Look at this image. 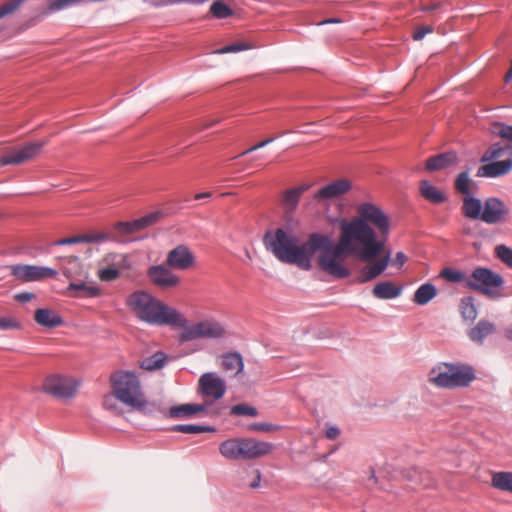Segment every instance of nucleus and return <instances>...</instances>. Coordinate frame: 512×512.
I'll use <instances>...</instances> for the list:
<instances>
[{"label":"nucleus","instance_id":"nucleus-25","mask_svg":"<svg viewBox=\"0 0 512 512\" xmlns=\"http://www.w3.org/2000/svg\"><path fill=\"white\" fill-rule=\"evenodd\" d=\"M372 293L378 299H394L401 295L402 287L391 281H382L374 286Z\"/></svg>","mask_w":512,"mask_h":512},{"label":"nucleus","instance_id":"nucleus-39","mask_svg":"<svg viewBox=\"0 0 512 512\" xmlns=\"http://www.w3.org/2000/svg\"><path fill=\"white\" fill-rule=\"evenodd\" d=\"M210 12L218 19H224L232 15L231 8L221 1L214 2L210 7Z\"/></svg>","mask_w":512,"mask_h":512},{"label":"nucleus","instance_id":"nucleus-16","mask_svg":"<svg viewBox=\"0 0 512 512\" xmlns=\"http://www.w3.org/2000/svg\"><path fill=\"white\" fill-rule=\"evenodd\" d=\"M194 261L195 257L190 249L185 245H178L168 253L166 265L174 269L186 270L194 264Z\"/></svg>","mask_w":512,"mask_h":512},{"label":"nucleus","instance_id":"nucleus-41","mask_svg":"<svg viewBox=\"0 0 512 512\" xmlns=\"http://www.w3.org/2000/svg\"><path fill=\"white\" fill-rule=\"evenodd\" d=\"M251 48V45L245 42H237L230 45H226L222 47L221 49H218L215 51V53L218 54H226V53H234V52H240L244 50H248Z\"/></svg>","mask_w":512,"mask_h":512},{"label":"nucleus","instance_id":"nucleus-3","mask_svg":"<svg viewBox=\"0 0 512 512\" xmlns=\"http://www.w3.org/2000/svg\"><path fill=\"white\" fill-rule=\"evenodd\" d=\"M264 245L280 262L310 270L308 240L299 244L296 234L287 227H279L265 233Z\"/></svg>","mask_w":512,"mask_h":512},{"label":"nucleus","instance_id":"nucleus-42","mask_svg":"<svg viewBox=\"0 0 512 512\" xmlns=\"http://www.w3.org/2000/svg\"><path fill=\"white\" fill-rule=\"evenodd\" d=\"M231 414L255 417V416H257L258 412H257L256 408L243 403V404H237V405L233 406L231 408Z\"/></svg>","mask_w":512,"mask_h":512},{"label":"nucleus","instance_id":"nucleus-18","mask_svg":"<svg viewBox=\"0 0 512 512\" xmlns=\"http://www.w3.org/2000/svg\"><path fill=\"white\" fill-rule=\"evenodd\" d=\"M486 163L478 169V177L497 178L512 171V158H506L502 161L493 160Z\"/></svg>","mask_w":512,"mask_h":512},{"label":"nucleus","instance_id":"nucleus-27","mask_svg":"<svg viewBox=\"0 0 512 512\" xmlns=\"http://www.w3.org/2000/svg\"><path fill=\"white\" fill-rule=\"evenodd\" d=\"M507 156L512 158V147L510 145H502L500 143L492 144L481 157V162L497 161V159Z\"/></svg>","mask_w":512,"mask_h":512},{"label":"nucleus","instance_id":"nucleus-34","mask_svg":"<svg viewBox=\"0 0 512 512\" xmlns=\"http://www.w3.org/2000/svg\"><path fill=\"white\" fill-rule=\"evenodd\" d=\"M167 357L163 352H156L141 362V368L147 371L160 369L164 366Z\"/></svg>","mask_w":512,"mask_h":512},{"label":"nucleus","instance_id":"nucleus-30","mask_svg":"<svg viewBox=\"0 0 512 512\" xmlns=\"http://www.w3.org/2000/svg\"><path fill=\"white\" fill-rule=\"evenodd\" d=\"M67 293L72 297H97L101 291L96 286L85 283H70L67 287Z\"/></svg>","mask_w":512,"mask_h":512},{"label":"nucleus","instance_id":"nucleus-19","mask_svg":"<svg viewBox=\"0 0 512 512\" xmlns=\"http://www.w3.org/2000/svg\"><path fill=\"white\" fill-rule=\"evenodd\" d=\"M158 218V214L152 213L131 222H117L114 229L122 235H129L155 224Z\"/></svg>","mask_w":512,"mask_h":512},{"label":"nucleus","instance_id":"nucleus-6","mask_svg":"<svg viewBox=\"0 0 512 512\" xmlns=\"http://www.w3.org/2000/svg\"><path fill=\"white\" fill-rule=\"evenodd\" d=\"M475 378L472 367L459 364L442 363L429 372V381L440 388L467 387Z\"/></svg>","mask_w":512,"mask_h":512},{"label":"nucleus","instance_id":"nucleus-14","mask_svg":"<svg viewBox=\"0 0 512 512\" xmlns=\"http://www.w3.org/2000/svg\"><path fill=\"white\" fill-rule=\"evenodd\" d=\"M147 275L150 281L161 289L173 288L180 283V278L164 265L149 267Z\"/></svg>","mask_w":512,"mask_h":512},{"label":"nucleus","instance_id":"nucleus-40","mask_svg":"<svg viewBox=\"0 0 512 512\" xmlns=\"http://www.w3.org/2000/svg\"><path fill=\"white\" fill-rule=\"evenodd\" d=\"M492 132L502 139L508 140L512 143V126L495 123L492 127Z\"/></svg>","mask_w":512,"mask_h":512},{"label":"nucleus","instance_id":"nucleus-45","mask_svg":"<svg viewBox=\"0 0 512 512\" xmlns=\"http://www.w3.org/2000/svg\"><path fill=\"white\" fill-rule=\"evenodd\" d=\"M116 398L113 395V392L111 391L110 394H107L103 398V407L107 410L111 411H117L118 407L116 404Z\"/></svg>","mask_w":512,"mask_h":512},{"label":"nucleus","instance_id":"nucleus-36","mask_svg":"<svg viewBox=\"0 0 512 512\" xmlns=\"http://www.w3.org/2000/svg\"><path fill=\"white\" fill-rule=\"evenodd\" d=\"M174 432H180L185 434H199L204 432H213L214 428L209 426H201L194 424H179L171 428Z\"/></svg>","mask_w":512,"mask_h":512},{"label":"nucleus","instance_id":"nucleus-50","mask_svg":"<svg viewBox=\"0 0 512 512\" xmlns=\"http://www.w3.org/2000/svg\"><path fill=\"white\" fill-rule=\"evenodd\" d=\"M82 239L80 235L69 237V238H62L55 242L56 245H69V244H76L81 243Z\"/></svg>","mask_w":512,"mask_h":512},{"label":"nucleus","instance_id":"nucleus-56","mask_svg":"<svg viewBox=\"0 0 512 512\" xmlns=\"http://www.w3.org/2000/svg\"><path fill=\"white\" fill-rule=\"evenodd\" d=\"M504 335L508 340L512 341V328L505 329Z\"/></svg>","mask_w":512,"mask_h":512},{"label":"nucleus","instance_id":"nucleus-47","mask_svg":"<svg viewBox=\"0 0 512 512\" xmlns=\"http://www.w3.org/2000/svg\"><path fill=\"white\" fill-rule=\"evenodd\" d=\"M433 28L431 26H423L416 29L413 33V39L419 41L423 39L427 34L432 33Z\"/></svg>","mask_w":512,"mask_h":512},{"label":"nucleus","instance_id":"nucleus-13","mask_svg":"<svg viewBox=\"0 0 512 512\" xmlns=\"http://www.w3.org/2000/svg\"><path fill=\"white\" fill-rule=\"evenodd\" d=\"M9 269L11 274L21 282L41 281L58 274L55 269L37 265L17 264L9 266Z\"/></svg>","mask_w":512,"mask_h":512},{"label":"nucleus","instance_id":"nucleus-32","mask_svg":"<svg viewBox=\"0 0 512 512\" xmlns=\"http://www.w3.org/2000/svg\"><path fill=\"white\" fill-rule=\"evenodd\" d=\"M437 295L436 287L431 283L421 285L414 293L413 302L418 305H426Z\"/></svg>","mask_w":512,"mask_h":512},{"label":"nucleus","instance_id":"nucleus-28","mask_svg":"<svg viewBox=\"0 0 512 512\" xmlns=\"http://www.w3.org/2000/svg\"><path fill=\"white\" fill-rule=\"evenodd\" d=\"M419 190L421 195L431 203L439 204L446 200L445 194L427 180L420 182Z\"/></svg>","mask_w":512,"mask_h":512},{"label":"nucleus","instance_id":"nucleus-33","mask_svg":"<svg viewBox=\"0 0 512 512\" xmlns=\"http://www.w3.org/2000/svg\"><path fill=\"white\" fill-rule=\"evenodd\" d=\"M222 367L226 371H232L235 375L242 372L244 364L239 353H227L222 357Z\"/></svg>","mask_w":512,"mask_h":512},{"label":"nucleus","instance_id":"nucleus-17","mask_svg":"<svg viewBox=\"0 0 512 512\" xmlns=\"http://www.w3.org/2000/svg\"><path fill=\"white\" fill-rule=\"evenodd\" d=\"M350 188L351 184L348 180L338 179L319 189L318 192L315 193L314 199L318 201L337 199L347 193Z\"/></svg>","mask_w":512,"mask_h":512},{"label":"nucleus","instance_id":"nucleus-48","mask_svg":"<svg viewBox=\"0 0 512 512\" xmlns=\"http://www.w3.org/2000/svg\"><path fill=\"white\" fill-rule=\"evenodd\" d=\"M273 140H274V138L265 139V140L255 144L254 146L250 147L249 149L243 151L239 156H243L248 153L254 152L260 148H263V147L267 146L268 144H270L271 142H273Z\"/></svg>","mask_w":512,"mask_h":512},{"label":"nucleus","instance_id":"nucleus-52","mask_svg":"<svg viewBox=\"0 0 512 512\" xmlns=\"http://www.w3.org/2000/svg\"><path fill=\"white\" fill-rule=\"evenodd\" d=\"M340 435V430L336 426H330L325 431V436L329 440H334Z\"/></svg>","mask_w":512,"mask_h":512},{"label":"nucleus","instance_id":"nucleus-51","mask_svg":"<svg viewBox=\"0 0 512 512\" xmlns=\"http://www.w3.org/2000/svg\"><path fill=\"white\" fill-rule=\"evenodd\" d=\"M407 261V257L403 252H397L395 258L392 261V264L401 268L405 262Z\"/></svg>","mask_w":512,"mask_h":512},{"label":"nucleus","instance_id":"nucleus-46","mask_svg":"<svg viewBox=\"0 0 512 512\" xmlns=\"http://www.w3.org/2000/svg\"><path fill=\"white\" fill-rule=\"evenodd\" d=\"M249 429L252 431H259V432H270V431L277 430V427L272 424L257 423V424L250 425Z\"/></svg>","mask_w":512,"mask_h":512},{"label":"nucleus","instance_id":"nucleus-4","mask_svg":"<svg viewBox=\"0 0 512 512\" xmlns=\"http://www.w3.org/2000/svg\"><path fill=\"white\" fill-rule=\"evenodd\" d=\"M440 276L451 283L464 282L466 288L478 291L492 299L501 296L498 288L504 284L502 275L485 267L475 268L470 276L456 269L444 268Z\"/></svg>","mask_w":512,"mask_h":512},{"label":"nucleus","instance_id":"nucleus-37","mask_svg":"<svg viewBox=\"0 0 512 512\" xmlns=\"http://www.w3.org/2000/svg\"><path fill=\"white\" fill-rule=\"evenodd\" d=\"M472 183L469 173L467 171L461 172L455 180V189L457 192L467 196L471 194L470 185Z\"/></svg>","mask_w":512,"mask_h":512},{"label":"nucleus","instance_id":"nucleus-11","mask_svg":"<svg viewBox=\"0 0 512 512\" xmlns=\"http://www.w3.org/2000/svg\"><path fill=\"white\" fill-rule=\"evenodd\" d=\"M45 144L43 141L31 142L20 148L12 149L0 158V166L21 165L28 162L41 153Z\"/></svg>","mask_w":512,"mask_h":512},{"label":"nucleus","instance_id":"nucleus-55","mask_svg":"<svg viewBox=\"0 0 512 512\" xmlns=\"http://www.w3.org/2000/svg\"><path fill=\"white\" fill-rule=\"evenodd\" d=\"M211 193L210 192H202V193H198L194 196V199L195 200H200V199H204V198H210L211 197Z\"/></svg>","mask_w":512,"mask_h":512},{"label":"nucleus","instance_id":"nucleus-31","mask_svg":"<svg viewBox=\"0 0 512 512\" xmlns=\"http://www.w3.org/2000/svg\"><path fill=\"white\" fill-rule=\"evenodd\" d=\"M493 488L512 494V472H494L491 477Z\"/></svg>","mask_w":512,"mask_h":512},{"label":"nucleus","instance_id":"nucleus-23","mask_svg":"<svg viewBox=\"0 0 512 512\" xmlns=\"http://www.w3.org/2000/svg\"><path fill=\"white\" fill-rule=\"evenodd\" d=\"M495 332L496 326L494 323L487 320H481L476 324V326L471 328L467 334L471 341L477 344H483L485 338Z\"/></svg>","mask_w":512,"mask_h":512},{"label":"nucleus","instance_id":"nucleus-9","mask_svg":"<svg viewBox=\"0 0 512 512\" xmlns=\"http://www.w3.org/2000/svg\"><path fill=\"white\" fill-rule=\"evenodd\" d=\"M511 210L500 198L488 197L483 202V213L481 221L488 224L505 223L509 221Z\"/></svg>","mask_w":512,"mask_h":512},{"label":"nucleus","instance_id":"nucleus-49","mask_svg":"<svg viewBox=\"0 0 512 512\" xmlns=\"http://www.w3.org/2000/svg\"><path fill=\"white\" fill-rule=\"evenodd\" d=\"M35 298V294L32 292H21L14 295V299L20 303H26Z\"/></svg>","mask_w":512,"mask_h":512},{"label":"nucleus","instance_id":"nucleus-20","mask_svg":"<svg viewBox=\"0 0 512 512\" xmlns=\"http://www.w3.org/2000/svg\"><path fill=\"white\" fill-rule=\"evenodd\" d=\"M210 403L201 404H182L178 406H172L169 409L168 415L171 418H189L196 414L205 413L209 410Z\"/></svg>","mask_w":512,"mask_h":512},{"label":"nucleus","instance_id":"nucleus-21","mask_svg":"<svg viewBox=\"0 0 512 512\" xmlns=\"http://www.w3.org/2000/svg\"><path fill=\"white\" fill-rule=\"evenodd\" d=\"M456 152L449 151L429 157L425 162V169L433 172L450 167L457 162Z\"/></svg>","mask_w":512,"mask_h":512},{"label":"nucleus","instance_id":"nucleus-43","mask_svg":"<svg viewBox=\"0 0 512 512\" xmlns=\"http://www.w3.org/2000/svg\"><path fill=\"white\" fill-rule=\"evenodd\" d=\"M21 323L14 317H0V330H18Z\"/></svg>","mask_w":512,"mask_h":512},{"label":"nucleus","instance_id":"nucleus-12","mask_svg":"<svg viewBox=\"0 0 512 512\" xmlns=\"http://www.w3.org/2000/svg\"><path fill=\"white\" fill-rule=\"evenodd\" d=\"M105 267L98 270L97 276L101 281L111 282L120 276V271L130 267L128 256L125 254L109 253L101 261Z\"/></svg>","mask_w":512,"mask_h":512},{"label":"nucleus","instance_id":"nucleus-8","mask_svg":"<svg viewBox=\"0 0 512 512\" xmlns=\"http://www.w3.org/2000/svg\"><path fill=\"white\" fill-rule=\"evenodd\" d=\"M197 392L204 398V403H210L221 399L226 392L224 380L216 373L207 372L200 376L198 380Z\"/></svg>","mask_w":512,"mask_h":512},{"label":"nucleus","instance_id":"nucleus-22","mask_svg":"<svg viewBox=\"0 0 512 512\" xmlns=\"http://www.w3.org/2000/svg\"><path fill=\"white\" fill-rule=\"evenodd\" d=\"M35 322L46 328H56L63 324L62 317L51 309L39 308L34 314Z\"/></svg>","mask_w":512,"mask_h":512},{"label":"nucleus","instance_id":"nucleus-1","mask_svg":"<svg viewBox=\"0 0 512 512\" xmlns=\"http://www.w3.org/2000/svg\"><path fill=\"white\" fill-rule=\"evenodd\" d=\"M356 210L357 216L340 220L336 244L327 235L312 233L308 237V257L312 265L313 255L320 252L317 258L319 269L335 279L350 276L351 272L344 262L347 255L370 262L360 269L357 277L359 283H367L379 277L390 263V251L385 250L390 220L372 203H362Z\"/></svg>","mask_w":512,"mask_h":512},{"label":"nucleus","instance_id":"nucleus-53","mask_svg":"<svg viewBox=\"0 0 512 512\" xmlns=\"http://www.w3.org/2000/svg\"><path fill=\"white\" fill-rule=\"evenodd\" d=\"M253 475H254V479L253 481L249 484V486L253 489L255 488H258L259 485H260V481H261V472L259 470H253Z\"/></svg>","mask_w":512,"mask_h":512},{"label":"nucleus","instance_id":"nucleus-2","mask_svg":"<svg viewBox=\"0 0 512 512\" xmlns=\"http://www.w3.org/2000/svg\"><path fill=\"white\" fill-rule=\"evenodd\" d=\"M125 304L138 320L150 325L184 327L188 323L183 313L144 290L131 293Z\"/></svg>","mask_w":512,"mask_h":512},{"label":"nucleus","instance_id":"nucleus-35","mask_svg":"<svg viewBox=\"0 0 512 512\" xmlns=\"http://www.w3.org/2000/svg\"><path fill=\"white\" fill-rule=\"evenodd\" d=\"M460 313L464 320L474 321L478 312L473 297H464L460 303Z\"/></svg>","mask_w":512,"mask_h":512},{"label":"nucleus","instance_id":"nucleus-54","mask_svg":"<svg viewBox=\"0 0 512 512\" xmlns=\"http://www.w3.org/2000/svg\"><path fill=\"white\" fill-rule=\"evenodd\" d=\"M342 20L340 18H328V19H325L319 23H317V25H325V24H336V23H341Z\"/></svg>","mask_w":512,"mask_h":512},{"label":"nucleus","instance_id":"nucleus-24","mask_svg":"<svg viewBox=\"0 0 512 512\" xmlns=\"http://www.w3.org/2000/svg\"><path fill=\"white\" fill-rule=\"evenodd\" d=\"M462 213L465 217L473 220H481L483 213V202L471 194L464 196Z\"/></svg>","mask_w":512,"mask_h":512},{"label":"nucleus","instance_id":"nucleus-10","mask_svg":"<svg viewBox=\"0 0 512 512\" xmlns=\"http://www.w3.org/2000/svg\"><path fill=\"white\" fill-rule=\"evenodd\" d=\"M76 380L62 375H52L45 379L43 389L56 398H71L78 388Z\"/></svg>","mask_w":512,"mask_h":512},{"label":"nucleus","instance_id":"nucleus-38","mask_svg":"<svg viewBox=\"0 0 512 512\" xmlns=\"http://www.w3.org/2000/svg\"><path fill=\"white\" fill-rule=\"evenodd\" d=\"M494 256L503 264L512 268V248L505 244L496 245L494 248Z\"/></svg>","mask_w":512,"mask_h":512},{"label":"nucleus","instance_id":"nucleus-5","mask_svg":"<svg viewBox=\"0 0 512 512\" xmlns=\"http://www.w3.org/2000/svg\"><path fill=\"white\" fill-rule=\"evenodd\" d=\"M111 391L114 397L124 405L141 409L146 405V398L142 391L137 375L132 371L118 370L110 376Z\"/></svg>","mask_w":512,"mask_h":512},{"label":"nucleus","instance_id":"nucleus-7","mask_svg":"<svg viewBox=\"0 0 512 512\" xmlns=\"http://www.w3.org/2000/svg\"><path fill=\"white\" fill-rule=\"evenodd\" d=\"M180 334L181 341H193L200 338L218 339L226 335L224 326L215 319H206L192 325H185Z\"/></svg>","mask_w":512,"mask_h":512},{"label":"nucleus","instance_id":"nucleus-26","mask_svg":"<svg viewBox=\"0 0 512 512\" xmlns=\"http://www.w3.org/2000/svg\"><path fill=\"white\" fill-rule=\"evenodd\" d=\"M241 450V438L228 439L219 445V452L229 460L241 459Z\"/></svg>","mask_w":512,"mask_h":512},{"label":"nucleus","instance_id":"nucleus-44","mask_svg":"<svg viewBox=\"0 0 512 512\" xmlns=\"http://www.w3.org/2000/svg\"><path fill=\"white\" fill-rule=\"evenodd\" d=\"M82 242L93 243V242H102L110 239L108 234L105 233H90L85 235H80Z\"/></svg>","mask_w":512,"mask_h":512},{"label":"nucleus","instance_id":"nucleus-15","mask_svg":"<svg viewBox=\"0 0 512 512\" xmlns=\"http://www.w3.org/2000/svg\"><path fill=\"white\" fill-rule=\"evenodd\" d=\"M241 449V459L251 460L270 454L273 445L254 438H241Z\"/></svg>","mask_w":512,"mask_h":512},{"label":"nucleus","instance_id":"nucleus-29","mask_svg":"<svg viewBox=\"0 0 512 512\" xmlns=\"http://www.w3.org/2000/svg\"><path fill=\"white\" fill-rule=\"evenodd\" d=\"M308 189L307 185L288 189L283 194V206L287 212H292L296 209L301 195Z\"/></svg>","mask_w":512,"mask_h":512}]
</instances>
